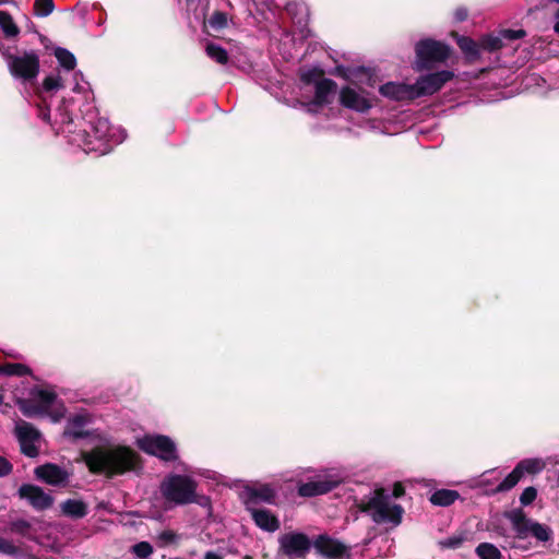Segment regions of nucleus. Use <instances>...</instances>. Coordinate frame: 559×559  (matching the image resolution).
Returning <instances> with one entry per match:
<instances>
[{"mask_svg":"<svg viewBox=\"0 0 559 559\" xmlns=\"http://www.w3.org/2000/svg\"><path fill=\"white\" fill-rule=\"evenodd\" d=\"M91 100L86 104L82 98L63 97L61 105L55 110L53 120L48 121L57 133L67 134L69 141L82 147L86 153L105 155L112 146L120 143L124 135L117 136L118 129H112L106 118L92 112Z\"/></svg>","mask_w":559,"mask_h":559,"instance_id":"f257e3e1","label":"nucleus"},{"mask_svg":"<svg viewBox=\"0 0 559 559\" xmlns=\"http://www.w3.org/2000/svg\"><path fill=\"white\" fill-rule=\"evenodd\" d=\"M91 421L88 414H76L69 418L64 435L74 439L91 438L94 447L82 452V459L88 469L106 477L135 472L140 467V455L132 448L114 443L111 437L103 431L86 429Z\"/></svg>","mask_w":559,"mask_h":559,"instance_id":"f03ea898","label":"nucleus"},{"mask_svg":"<svg viewBox=\"0 0 559 559\" xmlns=\"http://www.w3.org/2000/svg\"><path fill=\"white\" fill-rule=\"evenodd\" d=\"M55 57L62 70L47 75L38 90V97L40 99L38 116L44 121H50L48 98L67 85L71 86L72 93L76 95L75 98H82L86 104L94 100L90 83L84 80L80 71H74L76 67L74 55L66 48L58 47L55 49Z\"/></svg>","mask_w":559,"mask_h":559,"instance_id":"7ed1b4c3","label":"nucleus"},{"mask_svg":"<svg viewBox=\"0 0 559 559\" xmlns=\"http://www.w3.org/2000/svg\"><path fill=\"white\" fill-rule=\"evenodd\" d=\"M183 471L187 474L170 473L160 481V495L168 503L186 506L194 500V489H198V483L194 476L212 480L218 479V474L213 471L201 468L191 469L190 467H185Z\"/></svg>","mask_w":559,"mask_h":559,"instance_id":"20e7f679","label":"nucleus"},{"mask_svg":"<svg viewBox=\"0 0 559 559\" xmlns=\"http://www.w3.org/2000/svg\"><path fill=\"white\" fill-rule=\"evenodd\" d=\"M359 509L377 524L397 526L402 522L403 508L395 503L384 489H376L359 502Z\"/></svg>","mask_w":559,"mask_h":559,"instance_id":"39448f33","label":"nucleus"},{"mask_svg":"<svg viewBox=\"0 0 559 559\" xmlns=\"http://www.w3.org/2000/svg\"><path fill=\"white\" fill-rule=\"evenodd\" d=\"M10 74L22 83H32L39 73V57L34 50L21 53L2 52Z\"/></svg>","mask_w":559,"mask_h":559,"instance_id":"423d86ee","label":"nucleus"},{"mask_svg":"<svg viewBox=\"0 0 559 559\" xmlns=\"http://www.w3.org/2000/svg\"><path fill=\"white\" fill-rule=\"evenodd\" d=\"M416 71L429 70L437 63L444 62L450 57V48L441 41L423 39L416 44Z\"/></svg>","mask_w":559,"mask_h":559,"instance_id":"0eeeda50","label":"nucleus"},{"mask_svg":"<svg viewBox=\"0 0 559 559\" xmlns=\"http://www.w3.org/2000/svg\"><path fill=\"white\" fill-rule=\"evenodd\" d=\"M506 516L511 522L518 538L525 539L533 536L538 542L546 543L550 540L552 535L550 527L527 519L521 510H512Z\"/></svg>","mask_w":559,"mask_h":559,"instance_id":"6e6552de","label":"nucleus"},{"mask_svg":"<svg viewBox=\"0 0 559 559\" xmlns=\"http://www.w3.org/2000/svg\"><path fill=\"white\" fill-rule=\"evenodd\" d=\"M56 399L52 390L35 388L31 391L29 399L17 401V406L26 417L43 416L49 412Z\"/></svg>","mask_w":559,"mask_h":559,"instance_id":"1a4fd4ad","label":"nucleus"},{"mask_svg":"<svg viewBox=\"0 0 559 559\" xmlns=\"http://www.w3.org/2000/svg\"><path fill=\"white\" fill-rule=\"evenodd\" d=\"M136 445L143 452L166 462L175 461L178 457L176 443L167 436L146 435L136 440Z\"/></svg>","mask_w":559,"mask_h":559,"instance_id":"9d476101","label":"nucleus"},{"mask_svg":"<svg viewBox=\"0 0 559 559\" xmlns=\"http://www.w3.org/2000/svg\"><path fill=\"white\" fill-rule=\"evenodd\" d=\"M344 479L343 474L335 468L326 469L318 475L316 479L300 484L298 493L301 497H314L333 490Z\"/></svg>","mask_w":559,"mask_h":559,"instance_id":"9b49d317","label":"nucleus"},{"mask_svg":"<svg viewBox=\"0 0 559 559\" xmlns=\"http://www.w3.org/2000/svg\"><path fill=\"white\" fill-rule=\"evenodd\" d=\"M454 78V72L450 70H441L417 78L413 87V96L415 99L431 96L439 92L449 81Z\"/></svg>","mask_w":559,"mask_h":559,"instance_id":"f8f14e48","label":"nucleus"},{"mask_svg":"<svg viewBox=\"0 0 559 559\" xmlns=\"http://www.w3.org/2000/svg\"><path fill=\"white\" fill-rule=\"evenodd\" d=\"M341 104L358 112H367L373 106V97L366 90L357 86H345L340 91Z\"/></svg>","mask_w":559,"mask_h":559,"instance_id":"ddd939ff","label":"nucleus"},{"mask_svg":"<svg viewBox=\"0 0 559 559\" xmlns=\"http://www.w3.org/2000/svg\"><path fill=\"white\" fill-rule=\"evenodd\" d=\"M14 433L19 440L21 451L29 457H35L38 454L40 439L38 430L32 424L19 420L15 424Z\"/></svg>","mask_w":559,"mask_h":559,"instance_id":"4468645a","label":"nucleus"},{"mask_svg":"<svg viewBox=\"0 0 559 559\" xmlns=\"http://www.w3.org/2000/svg\"><path fill=\"white\" fill-rule=\"evenodd\" d=\"M281 550L289 558H301L311 548L309 537L302 533H287L278 539Z\"/></svg>","mask_w":559,"mask_h":559,"instance_id":"2eb2a0df","label":"nucleus"},{"mask_svg":"<svg viewBox=\"0 0 559 559\" xmlns=\"http://www.w3.org/2000/svg\"><path fill=\"white\" fill-rule=\"evenodd\" d=\"M19 495L22 499H26L36 510H46L50 508L53 502V499L49 493L35 485H22L19 489Z\"/></svg>","mask_w":559,"mask_h":559,"instance_id":"dca6fc26","label":"nucleus"},{"mask_svg":"<svg viewBox=\"0 0 559 559\" xmlns=\"http://www.w3.org/2000/svg\"><path fill=\"white\" fill-rule=\"evenodd\" d=\"M36 477L51 486H66L70 474L56 464H45L35 468Z\"/></svg>","mask_w":559,"mask_h":559,"instance_id":"f3484780","label":"nucleus"},{"mask_svg":"<svg viewBox=\"0 0 559 559\" xmlns=\"http://www.w3.org/2000/svg\"><path fill=\"white\" fill-rule=\"evenodd\" d=\"M314 549L328 559H337L347 552V547L328 535H319L313 542Z\"/></svg>","mask_w":559,"mask_h":559,"instance_id":"a211bd4d","label":"nucleus"},{"mask_svg":"<svg viewBox=\"0 0 559 559\" xmlns=\"http://www.w3.org/2000/svg\"><path fill=\"white\" fill-rule=\"evenodd\" d=\"M379 93L394 102L414 100L412 84L388 82L379 87Z\"/></svg>","mask_w":559,"mask_h":559,"instance_id":"6ab92c4d","label":"nucleus"},{"mask_svg":"<svg viewBox=\"0 0 559 559\" xmlns=\"http://www.w3.org/2000/svg\"><path fill=\"white\" fill-rule=\"evenodd\" d=\"M336 84L330 79H322L316 82L314 99L307 104V110L310 112L317 111V108L330 103L331 97L335 93Z\"/></svg>","mask_w":559,"mask_h":559,"instance_id":"aec40b11","label":"nucleus"},{"mask_svg":"<svg viewBox=\"0 0 559 559\" xmlns=\"http://www.w3.org/2000/svg\"><path fill=\"white\" fill-rule=\"evenodd\" d=\"M248 510L259 528L270 533L280 528L278 519L270 510L263 508H249Z\"/></svg>","mask_w":559,"mask_h":559,"instance_id":"412c9836","label":"nucleus"},{"mask_svg":"<svg viewBox=\"0 0 559 559\" xmlns=\"http://www.w3.org/2000/svg\"><path fill=\"white\" fill-rule=\"evenodd\" d=\"M460 498V493L452 489H439L430 497V502L435 506L449 507Z\"/></svg>","mask_w":559,"mask_h":559,"instance_id":"4be33fe9","label":"nucleus"},{"mask_svg":"<svg viewBox=\"0 0 559 559\" xmlns=\"http://www.w3.org/2000/svg\"><path fill=\"white\" fill-rule=\"evenodd\" d=\"M61 511L71 518L81 519L87 513V506L75 499H68L61 504Z\"/></svg>","mask_w":559,"mask_h":559,"instance_id":"5701e85b","label":"nucleus"},{"mask_svg":"<svg viewBox=\"0 0 559 559\" xmlns=\"http://www.w3.org/2000/svg\"><path fill=\"white\" fill-rule=\"evenodd\" d=\"M250 498L255 501L272 503L275 498V490L270 485L254 486L248 489Z\"/></svg>","mask_w":559,"mask_h":559,"instance_id":"b1692460","label":"nucleus"},{"mask_svg":"<svg viewBox=\"0 0 559 559\" xmlns=\"http://www.w3.org/2000/svg\"><path fill=\"white\" fill-rule=\"evenodd\" d=\"M205 53L210 59L222 66L226 64L229 59L227 51L222 46L212 41L206 43Z\"/></svg>","mask_w":559,"mask_h":559,"instance_id":"393cba45","label":"nucleus"},{"mask_svg":"<svg viewBox=\"0 0 559 559\" xmlns=\"http://www.w3.org/2000/svg\"><path fill=\"white\" fill-rule=\"evenodd\" d=\"M457 45L468 59L475 60L479 57V43H476L468 37H459Z\"/></svg>","mask_w":559,"mask_h":559,"instance_id":"a878e982","label":"nucleus"},{"mask_svg":"<svg viewBox=\"0 0 559 559\" xmlns=\"http://www.w3.org/2000/svg\"><path fill=\"white\" fill-rule=\"evenodd\" d=\"M0 28L7 37H15L20 33L12 16L5 11H0Z\"/></svg>","mask_w":559,"mask_h":559,"instance_id":"bb28decb","label":"nucleus"},{"mask_svg":"<svg viewBox=\"0 0 559 559\" xmlns=\"http://www.w3.org/2000/svg\"><path fill=\"white\" fill-rule=\"evenodd\" d=\"M522 475L539 473L544 467L545 463L540 459H526L521 461L518 465Z\"/></svg>","mask_w":559,"mask_h":559,"instance_id":"cd10ccee","label":"nucleus"},{"mask_svg":"<svg viewBox=\"0 0 559 559\" xmlns=\"http://www.w3.org/2000/svg\"><path fill=\"white\" fill-rule=\"evenodd\" d=\"M479 559H501V551L490 543H481L476 547Z\"/></svg>","mask_w":559,"mask_h":559,"instance_id":"c85d7f7f","label":"nucleus"},{"mask_svg":"<svg viewBox=\"0 0 559 559\" xmlns=\"http://www.w3.org/2000/svg\"><path fill=\"white\" fill-rule=\"evenodd\" d=\"M31 373V369L23 364H5L0 365V376H26Z\"/></svg>","mask_w":559,"mask_h":559,"instance_id":"c756f323","label":"nucleus"},{"mask_svg":"<svg viewBox=\"0 0 559 559\" xmlns=\"http://www.w3.org/2000/svg\"><path fill=\"white\" fill-rule=\"evenodd\" d=\"M479 45L480 49L483 50L496 51L502 48L503 40L499 33L498 35H487L481 37V39L479 40Z\"/></svg>","mask_w":559,"mask_h":559,"instance_id":"7c9ffc66","label":"nucleus"},{"mask_svg":"<svg viewBox=\"0 0 559 559\" xmlns=\"http://www.w3.org/2000/svg\"><path fill=\"white\" fill-rule=\"evenodd\" d=\"M523 477L520 468H515L498 485L495 491H508L512 489Z\"/></svg>","mask_w":559,"mask_h":559,"instance_id":"2f4dec72","label":"nucleus"},{"mask_svg":"<svg viewBox=\"0 0 559 559\" xmlns=\"http://www.w3.org/2000/svg\"><path fill=\"white\" fill-rule=\"evenodd\" d=\"M206 24L214 31L224 29L228 25V16L224 12L216 11L207 19Z\"/></svg>","mask_w":559,"mask_h":559,"instance_id":"473e14b6","label":"nucleus"},{"mask_svg":"<svg viewBox=\"0 0 559 559\" xmlns=\"http://www.w3.org/2000/svg\"><path fill=\"white\" fill-rule=\"evenodd\" d=\"M0 554L19 557L22 555V550L13 540L0 536Z\"/></svg>","mask_w":559,"mask_h":559,"instance_id":"72a5a7b5","label":"nucleus"},{"mask_svg":"<svg viewBox=\"0 0 559 559\" xmlns=\"http://www.w3.org/2000/svg\"><path fill=\"white\" fill-rule=\"evenodd\" d=\"M53 10L52 0H36L34 4L35 14L38 16H47Z\"/></svg>","mask_w":559,"mask_h":559,"instance_id":"f704fd0d","label":"nucleus"},{"mask_svg":"<svg viewBox=\"0 0 559 559\" xmlns=\"http://www.w3.org/2000/svg\"><path fill=\"white\" fill-rule=\"evenodd\" d=\"M133 554L139 558H147L153 552V547L147 542H141L132 547Z\"/></svg>","mask_w":559,"mask_h":559,"instance_id":"c9c22d12","label":"nucleus"},{"mask_svg":"<svg viewBox=\"0 0 559 559\" xmlns=\"http://www.w3.org/2000/svg\"><path fill=\"white\" fill-rule=\"evenodd\" d=\"M321 73L317 69L306 70L301 73V82L305 85L313 84L316 86V82L320 81Z\"/></svg>","mask_w":559,"mask_h":559,"instance_id":"e433bc0d","label":"nucleus"},{"mask_svg":"<svg viewBox=\"0 0 559 559\" xmlns=\"http://www.w3.org/2000/svg\"><path fill=\"white\" fill-rule=\"evenodd\" d=\"M464 542V538L461 535H454L448 538H444L440 542V546L443 548H459Z\"/></svg>","mask_w":559,"mask_h":559,"instance_id":"4c0bfd02","label":"nucleus"},{"mask_svg":"<svg viewBox=\"0 0 559 559\" xmlns=\"http://www.w3.org/2000/svg\"><path fill=\"white\" fill-rule=\"evenodd\" d=\"M499 33H500L503 41L504 40L512 41V40L520 39L525 36V32L523 29H516V31L502 29Z\"/></svg>","mask_w":559,"mask_h":559,"instance_id":"58836bf2","label":"nucleus"},{"mask_svg":"<svg viewBox=\"0 0 559 559\" xmlns=\"http://www.w3.org/2000/svg\"><path fill=\"white\" fill-rule=\"evenodd\" d=\"M537 491L534 487H527L524 489L520 497V501L522 504L527 506L532 503L536 498Z\"/></svg>","mask_w":559,"mask_h":559,"instance_id":"ea45409f","label":"nucleus"},{"mask_svg":"<svg viewBox=\"0 0 559 559\" xmlns=\"http://www.w3.org/2000/svg\"><path fill=\"white\" fill-rule=\"evenodd\" d=\"M194 500L191 503H197L202 508L211 510V499L204 495H198L197 489H194Z\"/></svg>","mask_w":559,"mask_h":559,"instance_id":"a19ab883","label":"nucleus"},{"mask_svg":"<svg viewBox=\"0 0 559 559\" xmlns=\"http://www.w3.org/2000/svg\"><path fill=\"white\" fill-rule=\"evenodd\" d=\"M29 528V523L24 520H19L12 523V530L22 535H26L27 530Z\"/></svg>","mask_w":559,"mask_h":559,"instance_id":"79ce46f5","label":"nucleus"},{"mask_svg":"<svg viewBox=\"0 0 559 559\" xmlns=\"http://www.w3.org/2000/svg\"><path fill=\"white\" fill-rule=\"evenodd\" d=\"M11 472L12 464L3 456H0V477L9 475Z\"/></svg>","mask_w":559,"mask_h":559,"instance_id":"37998d69","label":"nucleus"},{"mask_svg":"<svg viewBox=\"0 0 559 559\" xmlns=\"http://www.w3.org/2000/svg\"><path fill=\"white\" fill-rule=\"evenodd\" d=\"M454 17L456 21L462 22L465 21L467 17V11L464 8H459L454 12Z\"/></svg>","mask_w":559,"mask_h":559,"instance_id":"c03bdc74","label":"nucleus"},{"mask_svg":"<svg viewBox=\"0 0 559 559\" xmlns=\"http://www.w3.org/2000/svg\"><path fill=\"white\" fill-rule=\"evenodd\" d=\"M204 559H223V556L216 551H207Z\"/></svg>","mask_w":559,"mask_h":559,"instance_id":"a18cd8bd","label":"nucleus"},{"mask_svg":"<svg viewBox=\"0 0 559 559\" xmlns=\"http://www.w3.org/2000/svg\"><path fill=\"white\" fill-rule=\"evenodd\" d=\"M403 492H404L403 487L401 485H395L394 490H393L394 497H396V498L401 497L403 495Z\"/></svg>","mask_w":559,"mask_h":559,"instance_id":"49530a36","label":"nucleus"},{"mask_svg":"<svg viewBox=\"0 0 559 559\" xmlns=\"http://www.w3.org/2000/svg\"><path fill=\"white\" fill-rule=\"evenodd\" d=\"M160 538H163V539H165L167 542H170L174 538V534L171 532H168V531L167 532H163L160 534Z\"/></svg>","mask_w":559,"mask_h":559,"instance_id":"de8ad7c7","label":"nucleus"},{"mask_svg":"<svg viewBox=\"0 0 559 559\" xmlns=\"http://www.w3.org/2000/svg\"><path fill=\"white\" fill-rule=\"evenodd\" d=\"M554 31H555L557 34H559V19H558V21H557V22L555 23V25H554Z\"/></svg>","mask_w":559,"mask_h":559,"instance_id":"09e8293b","label":"nucleus"},{"mask_svg":"<svg viewBox=\"0 0 559 559\" xmlns=\"http://www.w3.org/2000/svg\"><path fill=\"white\" fill-rule=\"evenodd\" d=\"M3 402V396L0 394V404Z\"/></svg>","mask_w":559,"mask_h":559,"instance_id":"8fccbe9b","label":"nucleus"},{"mask_svg":"<svg viewBox=\"0 0 559 559\" xmlns=\"http://www.w3.org/2000/svg\"><path fill=\"white\" fill-rule=\"evenodd\" d=\"M555 16H556V19H559V10L557 11Z\"/></svg>","mask_w":559,"mask_h":559,"instance_id":"3c124183","label":"nucleus"},{"mask_svg":"<svg viewBox=\"0 0 559 559\" xmlns=\"http://www.w3.org/2000/svg\"><path fill=\"white\" fill-rule=\"evenodd\" d=\"M3 3H7V1H2V0H0V4H3Z\"/></svg>","mask_w":559,"mask_h":559,"instance_id":"603ef678","label":"nucleus"}]
</instances>
